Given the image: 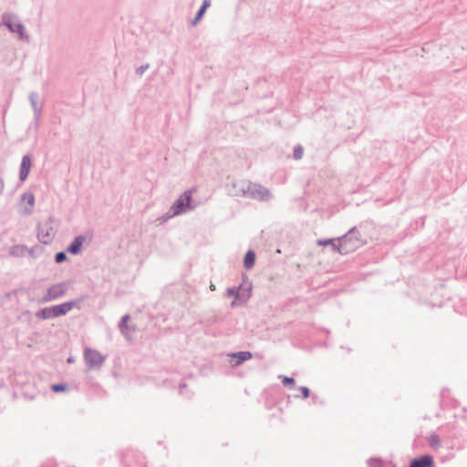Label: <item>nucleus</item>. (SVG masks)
Returning a JSON list of instances; mask_svg holds the SVG:
<instances>
[{"label":"nucleus","instance_id":"18","mask_svg":"<svg viewBox=\"0 0 467 467\" xmlns=\"http://www.w3.org/2000/svg\"><path fill=\"white\" fill-rule=\"evenodd\" d=\"M299 389L305 399L309 397V389L306 387H301Z\"/></svg>","mask_w":467,"mask_h":467},{"label":"nucleus","instance_id":"7","mask_svg":"<svg viewBox=\"0 0 467 467\" xmlns=\"http://www.w3.org/2000/svg\"><path fill=\"white\" fill-rule=\"evenodd\" d=\"M31 159L29 156L26 155L22 159V162L20 165L19 178L21 181H25L31 169Z\"/></svg>","mask_w":467,"mask_h":467},{"label":"nucleus","instance_id":"9","mask_svg":"<svg viewBox=\"0 0 467 467\" xmlns=\"http://www.w3.org/2000/svg\"><path fill=\"white\" fill-rule=\"evenodd\" d=\"M84 240L85 239L82 236L77 237L74 242L67 247V252L73 254L79 253Z\"/></svg>","mask_w":467,"mask_h":467},{"label":"nucleus","instance_id":"17","mask_svg":"<svg viewBox=\"0 0 467 467\" xmlns=\"http://www.w3.org/2000/svg\"><path fill=\"white\" fill-rule=\"evenodd\" d=\"M294 155H295L296 159H300L303 155V149H301V148L296 149Z\"/></svg>","mask_w":467,"mask_h":467},{"label":"nucleus","instance_id":"10","mask_svg":"<svg viewBox=\"0 0 467 467\" xmlns=\"http://www.w3.org/2000/svg\"><path fill=\"white\" fill-rule=\"evenodd\" d=\"M254 262H255L254 253L252 251H248L245 254V256L244 259V265L245 268H247V269L251 268L254 265Z\"/></svg>","mask_w":467,"mask_h":467},{"label":"nucleus","instance_id":"3","mask_svg":"<svg viewBox=\"0 0 467 467\" xmlns=\"http://www.w3.org/2000/svg\"><path fill=\"white\" fill-rule=\"evenodd\" d=\"M192 199V192H185L176 202L172 207V215L180 214L190 209V202Z\"/></svg>","mask_w":467,"mask_h":467},{"label":"nucleus","instance_id":"14","mask_svg":"<svg viewBox=\"0 0 467 467\" xmlns=\"http://www.w3.org/2000/svg\"><path fill=\"white\" fill-rule=\"evenodd\" d=\"M205 9L203 8H200V10L198 11L197 15H196V17H195V20L193 22V24H196L203 16V14L205 13Z\"/></svg>","mask_w":467,"mask_h":467},{"label":"nucleus","instance_id":"2","mask_svg":"<svg viewBox=\"0 0 467 467\" xmlns=\"http://www.w3.org/2000/svg\"><path fill=\"white\" fill-rule=\"evenodd\" d=\"M74 307L73 302H67L60 305L47 307L41 310L39 317L42 318H52L59 316H63L69 312Z\"/></svg>","mask_w":467,"mask_h":467},{"label":"nucleus","instance_id":"4","mask_svg":"<svg viewBox=\"0 0 467 467\" xmlns=\"http://www.w3.org/2000/svg\"><path fill=\"white\" fill-rule=\"evenodd\" d=\"M85 359L91 368H99L104 361L101 354L93 349H87L85 351Z\"/></svg>","mask_w":467,"mask_h":467},{"label":"nucleus","instance_id":"8","mask_svg":"<svg viewBox=\"0 0 467 467\" xmlns=\"http://www.w3.org/2000/svg\"><path fill=\"white\" fill-rule=\"evenodd\" d=\"M410 467H433V459L430 455H424L414 459Z\"/></svg>","mask_w":467,"mask_h":467},{"label":"nucleus","instance_id":"12","mask_svg":"<svg viewBox=\"0 0 467 467\" xmlns=\"http://www.w3.org/2000/svg\"><path fill=\"white\" fill-rule=\"evenodd\" d=\"M51 389L53 391L58 392V391H65L67 389V387L65 385H61V384H54V385H52Z\"/></svg>","mask_w":467,"mask_h":467},{"label":"nucleus","instance_id":"16","mask_svg":"<svg viewBox=\"0 0 467 467\" xmlns=\"http://www.w3.org/2000/svg\"><path fill=\"white\" fill-rule=\"evenodd\" d=\"M282 383L286 386L288 384H294L295 383V380L293 378H289V377H283L282 378Z\"/></svg>","mask_w":467,"mask_h":467},{"label":"nucleus","instance_id":"6","mask_svg":"<svg viewBox=\"0 0 467 467\" xmlns=\"http://www.w3.org/2000/svg\"><path fill=\"white\" fill-rule=\"evenodd\" d=\"M231 358V364L234 367L239 366L244 361H246L250 358H252L251 352L248 351H242L238 353H233L230 355Z\"/></svg>","mask_w":467,"mask_h":467},{"label":"nucleus","instance_id":"13","mask_svg":"<svg viewBox=\"0 0 467 467\" xmlns=\"http://www.w3.org/2000/svg\"><path fill=\"white\" fill-rule=\"evenodd\" d=\"M66 257L67 256H66L65 253L60 252V253L57 254V255H56V262L62 263L66 260Z\"/></svg>","mask_w":467,"mask_h":467},{"label":"nucleus","instance_id":"11","mask_svg":"<svg viewBox=\"0 0 467 467\" xmlns=\"http://www.w3.org/2000/svg\"><path fill=\"white\" fill-rule=\"evenodd\" d=\"M428 441L431 447L438 449L441 446V440L438 435L431 434L428 438Z\"/></svg>","mask_w":467,"mask_h":467},{"label":"nucleus","instance_id":"19","mask_svg":"<svg viewBox=\"0 0 467 467\" xmlns=\"http://www.w3.org/2000/svg\"><path fill=\"white\" fill-rule=\"evenodd\" d=\"M370 466L371 467H381V462L379 460H372L370 462Z\"/></svg>","mask_w":467,"mask_h":467},{"label":"nucleus","instance_id":"15","mask_svg":"<svg viewBox=\"0 0 467 467\" xmlns=\"http://www.w3.org/2000/svg\"><path fill=\"white\" fill-rule=\"evenodd\" d=\"M333 243H337V240H319L318 241V244L319 245H322V246H326V245H328V244H331L333 246Z\"/></svg>","mask_w":467,"mask_h":467},{"label":"nucleus","instance_id":"20","mask_svg":"<svg viewBox=\"0 0 467 467\" xmlns=\"http://www.w3.org/2000/svg\"><path fill=\"white\" fill-rule=\"evenodd\" d=\"M210 6V0H204L202 8L207 9Z\"/></svg>","mask_w":467,"mask_h":467},{"label":"nucleus","instance_id":"5","mask_svg":"<svg viewBox=\"0 0 467 467\" xmlns=\"http://www.w3.org/2000/svg\"><path fill=\"white\" fill-rule=\"evenodd\" d=\"M35 205V196L31 192H26L23 194L20 201V209L25 213H29L33 210Z\"/></svg>","mask_w":467,"mask_h":467},{"label":"nucleus","instance_id":"21","mask_svg":"<svg viewBox=\"0 0 467 467\" xmlns=\"http://www.w3.org/2000/svg\"><path fill=\"white\" fill-rule=\"evenodd\" d=\"M4 189V182L2 180H0V192L3 191Z\"/></svg>","mask_w":467,"mask_h":467},{"label":"nucleus","instance_id":"1","mask_svg":"<svg viewBox=\"0 0 467 467\" xmlns=\"http://www.w3.org/2000/svg\"><path fill=\"white\" fill-rule=\"evenodd\" d=\"M361 244L362 241L357 237L355 233L350 232L342 238L337 239V243H333V249L339 254H347L357 250Z\"/></svg>","mask_w":467,"mask_h":467}]
</instances>
